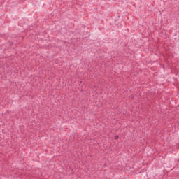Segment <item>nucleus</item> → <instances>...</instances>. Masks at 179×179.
<instances>
[{
	"label": "nucleus",
	"instance_id": "obj_1",
	"mask_svg": "<svg viewBox=\"0 0 179 179\" xmlns=\"http://www.w3.org/2000/svg\"><path fill=\"white\" fill-rule=\"evenodd\" d=\"M118 138H120L118 136H115V139H118Z\"/></svg>",
	"mask_w": 179,
	"mask_h": 179
}]
</instances>
